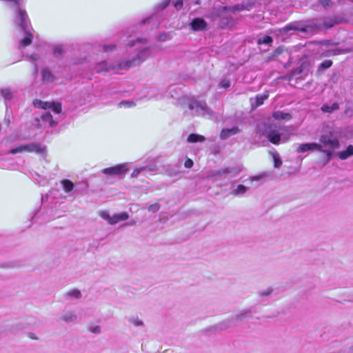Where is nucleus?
<instances>
[{"label":"nucleus","mask_w":353,"mask_h":353,"mask_svg":"<svg viewBox=\"0 0 353 353\" xmlns=\"http://www.w3.org/2000/svg\"><path fill=\"white\" fill-rule=\"evenodd\" d=\"M272 42H273V39L272 38V37L268 36V35L264 36L263 38L259 39L258 40V43L259 44L270 45Z\"/></svg>","instance_id":"7c9ffc66"},{"label":"nucleus","mask_w":353,"mask_h":353,"mask_svg":"<svg viewBox=\"0 0 353 353\" xmlns=\"http://www.w3.org/2000/svg\"><path fill=\"white\" fill-rule=\"evenodd\" d=\"M65 295L66 296L74 297L75 299H80L81 297V292L77 289L68 291Z\"/></svg>","instance_id":"c756f323"},{"label":"nucleus","mask_w":353,"mask_h":353,"mask_svg":"<svg viewBox=\"0 0 353 353\" xmlns=\"http://www.w3.org/2000/svg\"><path fill=\"white\" fill-rule=\"evenodd\" d=\"M30 59L33 61H36L39 59V55L38 54L34 53L29 56Z\"/></svg>","instance_id":"09e8293b"},{"label":"nucleus","mask_w":353,"mask_h":353,"mask_svg":"<svg viewBox=\"0 0 353 353\" xmlns=\"http://www.w3.org/2000/svg\"><path fill=\"white\" fill-rule=\"evenodd\" d=\"M205 138L200 134L192 133L188 137V141L189 143H197L205 141Z\"/></svg>","instance_id":"412c9836"},{"label":"nucleus","mask_w":353,"mask_h":353,"mask_svg":"<svg viewBox=\"0 0 353 353\" xmlns=\"http://www.w3.org/2000/svg\"><path fill=\"white\" fill-rule=\"evenodd\" d=\"M241 172V169L237 166H229L217 170L211 171L208 175V178H220L227 179L236 176Z\"/></svg>","instance_id":"1a4fd4ad"},{"label":"nucleus","mask_w":353,"mask_h":353,"mask_svg":"<svg viewBox=\"0 0 353 353\" xmlns=\"http://www.w3.org/2000/svg\"><path fill=\"white\" fill-rule=\"evenodd\" d=\"M314 150L319 151L324 154V165L328 163L331 161L334 154V152H332L331 150L323 148L322 145L317 143H306L300 144L296 149V152L299 153Z\"/></svg>","instance_id":"0eeeda50"},{"label":"nucleus","mask_w":353,"mask_h":353,"mask_svg":"<svg viewBox=\"0 0 353 353\" xmlns=\"http://www.w3.org/2000/svg\"><path fill=\"white\" fill-rule=\"evenodd\" d=\"M135 105H136L135 102L133 101H130V100H123L118 103L119 108H130L134 107Z\"/></svg>","instance_id":"a878e982"},{"label":"nucleus","mask_w":353,"mask_h":353,"mask_svg":"<svg viewBox=\"0 0 353 353\" xmlns=\"http://www.w3.org/2000/svg\"><path fill=\"white\" fill-rule=\"evenodd\" d=\"M232 324V320H227V321H223V322L220 323L219 324L215 325L214 327V328L215 330H225V329L230 327Z\"/></svg>","instance_id":"393cba45"},{"label":"nucleus","mask_w":353,"mask_h":353,"mask_svg":"<svg viewBox=\"0 0 353 353\" xmlns=\"http://www.w3.org/2000/svg\"><path fill=\"white\" fill-rule=\"evenodd\" d=\"M142 168H145L144 173L147 172H154L157 170V165L155 164L143 166Z\"/></svg>","instance_id":"c03bdc74"},{"label":"nucleus","mask_w":353,"mask_h":353,"mask_svg":"<svg viewBox=\"0 0 353 353\" xmlns=\"http://www.w3.org/2000/svg\"><path fill=\"white\" fill-rule=\"evenodd\" d=\"M46 150V148L39 143H32L26 145H21L14 148L9 151L10 154H17L22 152H36L37 154H43Z\"/></svg>","instance_id":"9d476101"},{"label":"nucleus","mask_w":353,"mask_h":353,"mask_svg":"<svg viewBox=\"0 0 353 353\" xmlns=\"http://www.w3.org/2000/svg\"><path fill=\"white\" fill-rule=\"evenodd\" d=\"M16 92L12 91L10 88H4L1 90V94L4 99L6 108L8 105V102L15 97Z\"/></svg>","instance_id":"4468645a"},{"label":"nucleus","mask_w":353,"mask_h":353,"mask_svg":"<svg viewBox=\"0 0 353 353\" xmlns=\"http://www.w3.org/2000/svg\"><path fill=\"white\" fill-rule=\"evenodd\" d=\"M6 4L16 11L14 23L17 28L24 33V37L20 40L19 48L22 49L31 44L33 39V29L30 25L26 11L21 6L19 0H4Z\"/></svg>","instance_id":"7ed1b4c3"},{"label":"nucleus","mask_w":353,"mask_h":353,"mask_svg":"<svg viewBox=\"0 0 353 353\" xmlns=\"http://www.w3.org/2000/svg\"><path fill=\"white\" fill-rule=\"evenodd\" d=\"M42 81L45 83H50L54 81L55 77L52 72L48 68H43L41 71Z\"/></svg>","instance_id":"dca6fc26"},{"label":"nucleus","mask_w":353,"mask_h":353,"mask_svg":"<svg viewBox=\"0 0 353 353\" xmlns=\"http://www.w3.org/2000/svg\"><path fill=\"white\" fill-rule=\"evenodd\" d=\"M145 168H143L142 167L134 169L132 173L131 174V177H137L139 174H140L141 173H143L145 172Z\"/></svg>","instance_id":"e433bc0d"},{"label":"nucleus","mask_w":353,"mask_h":353,"mask_svg":"<svg viewBox=\"0 0 353 353\" xmlns=\"http://www.w3.org/2000/svg\"><path fill=\"white\" fill-rule=\"evenodd\" d=\"M13 119V114L12 110L10 106H7L6 108V114L3 119L4 123L7 127H10V124Z\"/></svg>","instance_id":"6ab92c4d"},{"label":"nucleus","mask_w":353,"mask_h":353,"mask_svg":"<svg viewBox=\"0 0 353 353\" xmlns=\"http://www.w3.org/2000/svg\"><path fill=\"white\" fill-rule=\"evenodd\" d=\"M272 289L270 288H267L266 290H262L259 292L260 296H269L272 294Z\"/></svg>","instance_id":"79ce46f5"},{"label":"nucleus","mask_w":353,"mask_h":353,"mask_svg":"<svg viewBox=\"0 0 353 353\" xmlns=\"http://www.w3.org/2000/svg\"><path fill=\"white\" fill-rule=\"evenodd\" d=\"M167 39V35L165 34H160L159 36V39L161 41H165Z\"/></svg>","instance_id":"5fc2aeb1"},{"label":"nucleus","mask_w":353,"mask_h":353,"mask_svg":"<svg viewBox=\"0 0 353 353\" xmlns=\"http://www.w3.org/2000/svg\"><path fill=\"white\" fill-rule=\"evenodd\" d=\"M329 52H330L329 55H336V54H339L340 50L338 49H334V50H330Z\"/></svg>","instance_id":"603ef678"},{"label":"nucleus","mask_w":353,"mask_h":353,"mask_svg":"<svg viewBox=\"0 0 353 353\" xmlns=\"http://www.w3.org/2000/svg\"><path fill=\"white\" fill-rule=\"evenodd\" d=\"M28 336L32 339H37V337L36 336V334H34V333H31L30 332V333L28 334Z\"/></svg>","instance_id":"4d7b16f0"},{"label":"nucleus","mask_w":353,"mask_h":353,"mask_svg":"<svg viewBox=\"0 0 353 353\" xmlns=\"http://www.w3.org/2000/svg\"><path fill=\"white\" fill-rule=\"evenodd\" d=\"M193 161L190 159H187L185 161L184 165L186 168H191L193 166Z\"/></svg>","instance_id":"de8ad7c7"},{"label":"nucleus","mask_w":353,"mask_h":353,"mask_svg":"<svg viewBox=\"0 0 353 353\" xmlns=\"http://www.w3.org/2000/svg\"><path fill=\"white\" fill-rule=\"evenodd\" d=\"M32 103L35 108L43 110L41 113L35 116L32 123L33 125L41 129L52 128L58 123L62 110L60 103L44 102L39 99H35Z\"/></svg>","instance_id":"f03ea898"},{"label":"nucleus","mask_w":353,"mask_h":353,"mask_svg":"<svg viewBox=\"0 0 353 353\" xmlns=\"http://www.w3.org/2000/svg\"><path fill=\"white\" fill-rule=\"evenodd\" d=\"M336 155L341 160H345L353 156V145H349L345 150L339 152Z\"/></svg>","instance_id":"f3484780"},{"label":"nucleus","mask_w":353,"mask_h":353,"mask_svg":"<svg viewBox=\"0 0 353 353\" xmlns=\"http://www.w3.org/2000/svg\"><path fill=\"white\" fill-rule=\"evenodd\" d=\"M190 26L194 31H202L207 29L208 23L203 18L196 17L192 20Z\"/></svg>","instance_id":"ddd939ff"},{"label":"nucleus","mask_w":353,"mask_h":353,"mask_svg":"<svg viewBox=\"0 0 353 353\" xmlns=\"http://www.w3.org/2000/svg\"><path fill=\"white\" fill-rule=\"evenodd\" d=\"M130 321L133 323L135 326H141L143 323V321L139 319L137 317H132L130 319Z\"/></svg>","instance_id":"a19ab883"},{"label":"nucleus","mask_w":353,"mask_h":353,"mask_svg":"<svg viewBox=\"0 0 353 353\" xmlns=\"http://www.w3.org/2000/svg\"><path fill=\"white\" fill-rule=\"evenodd\" d=\"M171 0H163L161 3L155 6L156 12L164 10L170 3Z\"/></svg>","instance_id":"2f4dec72"},{"label":"nucleus","mask_w":353,"mask_h":353,"mask_svg":"<svg viewBox=\"0 0 353 353\" xmlns=\"http://www.w3.org/2000/svg\"><path fill=\"white\" fill-rule=\"evenodd\" d=\"M88 330L94 334H98L101 332V327L99 325H90Z\"/></svg>","instance_id":"ea45409f"},{"label":"nucleus","mask_w":353,"mask_h":353,"mask_svg":"<svg viewBox=\"0 0 353 353\" xmlns=\"http://www.w3.org/2000/svg\"><path fill=\"white\" fill-rule=\"evenodd\" d=\"M129 170L128 163L119 164L115 166L104 168L102 173L109 176H121L125 175Z\"/></svg>","instance_id":"9b49d317"},{"label":"nucleus","mask_w":353,"mask_h":353,"mask_svg":"<svg viewBox=\"0 0 353 353\" xmlns=\"http://www.w3.org/2000/svg\"><path fill=\"white\" fill-rule=\"evenodd\" d=\"M319 3L325 9H330L333 4V3L331 1V0H319Z\"/></svg>","instance_id":"c9c22d12"},{"label":"nucleus","mask_w":353,"mask_h":353,"mask_svg":"<svg viewBox=\"0 0 353 353\" xmlns=\"http://www.w3.org/2000/svg\"><path fill=\"white\" fill-rule=\"evenodd\" d=\"M256 133L259 138L265 136L268 140L274 145L288 141L292 135L287 128L270 122L259 123L256 128Z\"/></svg>","instance_id":"20e7f679"},{"label":"nucleus","mask_w":353,"mask_h":353,"mask_svg":"<svg viewBox=\"0 0 353 353\" xmlns=\"http://www.w3.org/2000/svg\"><path fill=\"white\" fill-rule=\"evenodd\" d=\"M48 197H49V194H46L45 196L42 195V197H41L42 202L43 203L45 199L47 200Z\"/></svg>","instance_id":"bf43d9fd"},{"label":"nucleus","mask_w":353,"mask_h":353,"mask_svg":"<svg viewBox=\"0 0 353 353\" xmlns=\"http://www.w3.org/2000/svg\"><path fill=\"white\" fill-rule=\"evenodd\" d=\"M350 1L353 3V0H350Z\"/></svg>","instance_id":"69168bd1"},{"label":"nucleus","mask_w":353,"mask_h":353,"mask_svg":"<svg viewBox=\"0 0 353 353\" xmlns=\"http://www.w3.org/2000/svg\"><path fill=\"white\" fill-rule=\"evenodd\" d=\"M339 108V104L336 103H332L331 105L327 104H324L321 107V110L324 112L331 113L334 110H336Z\"/></svg>","instance_id":"5701e85b"},{"label":"nucleus","mask_w":353,"mask_h":353,"mask_svg":"<svg viewBox=\"0 0 353 353\" xmlns=\"http://www.w3.org/2000/svg\"><path fill=\"white\" fill-rule=\"evenodd\" d=\"M321 145L323 148H328L327 150L333 152V150L339 148L340 142L338 136L332 130H323L319 138Z\"/></svg>","instance_id":"6e6552de"},{"label":"nucleus","mask_w":353,"mask_h":353,"mask_svg":"<svg viewBox=\"0 0 353 353\" xmlns=\"http://www.w3.org/2000/svg\"><path fill=\"white\" fill-rule=\"evenodd\" d=\"M76 319H77V316L74 313L70 312L64 314L61 317V319L62 321H64L67 323L73 322L76 320Z\"/></svg>","instance_id":"b1692460"},{"label":"nucleus","mask_w":353,"mask_h":353,"mask_svg":"<svg viewBox=\"0 0 353 353\" xmlns=\"http://www.w3.org/2000/svg\"><path fill=\"white\" fill-rule=\"evenodd\" d=\"M82 62H83V61H82L81 60H79V61H75L74 63H82Z\"/></svg>","instance_id":"0e129e2a"},{"label":"nucleus","mask_w":353,"mask_h":353,"mask_svg":"<svg viewBox=\"0 0 353 353\" xmlns=\"http://www.w3.org/2000/svg\"><path fill=\"white\" fill-rule=\"evenodd\" d=\"M129 218V215L127 212H121L119 214H114L112 216V220L110 222L111 225H114L119 221L127 220Z\"/></svg>","instance_id":"a211bd4d"},{"label":"nucleus","mask_w":353,"mask_h":353,"mask_svg":"<svg viewBox=\"0 0 353 353\" xmlns=\"http://www.w3.org/2000/svg\"><path fill=\"white\" fill-rule=\"evenodd\" d=\"M252 312L251 309H244L236 315V320H242L247 314Z\"/></svg>","instance_id":"72a5a7b5"},{"label":"nucleus","mask_w":353,"mask_h":353,"mask_svg":"<svg viewBox=\"0 0 353 353\" xmlns=\"http://www.w3.org/2000/svg\"><path fill=\"white\" fill-rule=\"evenodd\" d=\"M349 353H353V345L349 349Z\"/></svg>","instance_id":"e2e57ef3"},{"label":"nucleus","mask_w":353,"mask_h":353,"mask_svg":"<svg viewBox=\"0 0 353 353\" xmlns=\"http://www.w3.org/2000/svg\"><path fill=\"white\" fill-rule=\"evenodd\" d=\"M115 48H116V46L115 45H112V44H111V45H104L103 46L104 52L112 51L114 49H115Z\"/></svg>","instance_id":"49530a36"},{"label":"nucleus","mask_w":353,"mask_h":353,"mask_svg":"<svg viewBox=\"0 0 353 353\" xmlns=\"http://www.w3.org/2000/svg\"><path fill=\"white\" fill-rule=\"evenodd\" d=\"M248 190V188L243 185H237L236 188L233 189L231 192L233 195H239L244 194Z\"/></svg>","instance_id":"bb28decb"},{"label":"nucleus","mask_w":353,"mask_h":353,"mask_svg":"<svg viewBox=\"0 0 353 353\" xmlns=\"http://www.w3.org/2000/svg\"><path fill=\"white\" fill-rule=\"evenodd\" d=\"M339 20L335 17H327L321 19L312 21L303 26H300V22L294 21L288 23L277 31L281 34H286L292 30H299L302 32H312L316 30H322L332 28L339 23Z\"/></svg>","instance_id":"39448f33"},{"label":"nucleus","mask_w":353,"mask_h":353,"mask_svg":"<svg viewBox=\"0 0 353 353\" xmlns=\"http://www.w3.org/2000/svg\"><path fill=\"white\" fill-rule=\"evenodd\" d=\"M17 329H13L12 330V332H17V331L22 329V326L21 325H17Z\"/></svg>","instance_id":"13d9d810"},{"label":"nucleus","mask_w":353,"mask_h":353,"mask_svg":"<svg viewBox=\"0 0 353 353\" xmlns=\"http://www.w3.org/2000/svg\"><path fill=\"white\" fill-rule=\"evenodd\" d=\"M136 223H137V220L132 219L130 221L124 223V225H125V226H132V225H135Z\"/></svg>","instance_id":"3c124183"},{"label":"nucleus","mask_w":353,"mask_h":353,"mask_svg":"<svg viewBox=\"0 0 353 353\" xmlns=\"http://www.w3.org/2000/svg\"><path fill=\"white\" fill-rule=\"evenodd\" d=\"M219 86L228 89L230 87V81L227 79H223L220 81Z\"/></svg>","instance_id":"58836bf2"},{"label":"nucleus","mask_w":353,"mask_h":353,"mask_svg":"<svg viewBox=\"0 0 353 353\" xmlns=\"http://www.w3.org/2000/svg\"><path fill=\"white\" fill-rule=\"evenodd\" d=\"M146 42L147 40L145 39H137L134 41H131L128 46L130 48H134L135 54L134 56L121 61L117 65L110 63L106 61L99 62L95 65L94 70L97 73H105L112 71L119 72L120 70H128L139 65L151 54V48L145 46Z\"/></svg>","instance_id":"f257e3e1"},{"label":"nucleus","mask_w":353,"mask_h":353,"mask_svg":"<svg viewBox=\"0 0 353 353\" xmlns=\"http://www.w3.org/2000/svg\"><path fill=\"white\" fill-rule=\"evenodd\" d=\"M99 214L102 219L106 220L108 223L110 224L112 216L110 215L108 211H101Z\"/></svg>","instance_id":"f704fd0d"},{"label":"nucleus","mask_w":353,"mask_h":353,"mask_svg":"<svg viewBox=\"0 0 353 353\" xmlns=\"http://www.w3.org/2000/svg\"><path fill=\"white\" fill-rule=\"evenodd\" d=\"M268 95L266 94L256 95L255 97L256 105L259 106V105H262L264 101L268 99Z\"/></svg>","instance_id":"c85d7f7f"},{"label":"nucleus","mask_w":353,"mask_h":353,"mask_svg":"<svg viewBox=\"0 0 353 353\" xmlns=\"http://www.w3.org/2000/svg\"><path fill=\"white\" fill-rule=\"evenodd\" d=\"M178 174V172L174 171L170 173V175L171 176H176Z\"/></svg>","instance_id":"680f3d73"},{"label":"nucleus","mask_w":353,"mask_h":353,"mask_svg":"<svg viewBox=\"0 0 353 353\" xmlns=\"http://www.w3.org/2000/svg\"><path fill=\"white\" fill-rule=\"evenodd\" d=\"M160 209V205L158 203H154L148 207V210L152 212H156Z\"/></svg>","instance_id":"37998d69"},{"label":"nucleus","mask_w":353,"mask_h":353,"mask_svg":"<svg viewBox=\"0 0 353 353\" xmlns=\"http://www.w3.org/2000/svg\"><path fill=\"white\" fill-rule=\"evenodd\" d=\"M274 165L276 168H279L282 165V161L280 158L279 153L275 152L273 154Z\"/></svg>","instance_id":"473e14b6"},{"label":"nucleus","mask_w":353,"mask_h":353,"mask_svg":"<svg viewBox=\"0 0 353 353\" xmlns=\"http://www.w3.org/2000/svg\"><path fill=\"white\" fill-rule=\"evenodd\" d=\"M184 100L186 101L189 109L194 111L196 115L208 117V119L216 121L222 119L221 114L210 110L205 101H198L194 98H185Z\"/></svg>","instance_id":"423d86ee"},{"label":"nucleus","mask_w":353,"mask_h":353,"mask_svg":"<svg viewBox=\"0 0 353 353\" xmlns=\"http://www.w3.org/2000/svg\"><path fill=\"white\" fill-rule=\"evenodd\" d=\"M174 7L177 10H179L183 8V0H176L173 2Z\"/></svg>","instance_id":"a18cd8bd"},{"label":"nucleus","mask_w":353,"mask_h":353,"mask_svg":"<svg viewBox=\"0 0 353 353\" xmlns=\"http://www.w3.org/2000/svg\"><path fill=\"white\" fill-rule=\"evenodd\" d=\"M332 65V61L331 60H325L323 61L318 67L319 72H323L326 69L330 68Z\"/></svg>","instance_id":"cd10ccee"},{"label":"nucleus","mask_w":353,"mask_h":353,"mask_svg":"<svg viewBox=\"0 0 353 353\" xmlns=\"http://www.w3.org/2000/svg\"><path fill=\"white\" fill-rule=\"evenodd\" d=\"M34 70L35 73H37L38 72V67H37V63L34 64Z\"/></svg>","instance_id":"052dcab7"},{"label":"nucleus","mask_w":353,"mask_h":353,"mask_svg":"<svg viewBox=\"0 0 353 353\" xmlns=\"http://www.w3.org/2000/svg\"><path fill=\"white\" fill-rule=\"evenodd\" d=\"M272 117L276 120H289L291 115L289 113H285L282 111H276L273 113Z\"/></svg>","instance_id":"aec40b11"},{"label":"nucleus","mask_w":353,"mask_h":353,"mask_svg":"<svg viewBox=\"0 0 353 353\" xmlns=\"http://www.w3.org/2000/svg\"><path fill=\"white\" fill-rule=\"evenodd\" d=\"M154 18V17H149V18H147V19H145L142 21V23H149L151 20H152Z\"/></svg>","instance_id":"6e6d98bb"},{"label":"nucleus","mask_w":353,"mask_h":353,"mask_svg":"<svg viewBox=\"0 0 353 353\" xmlns=\"http://www.w3.org/2000/svg\"><path fill=\"white\" fill-rule=\"evenodd\" d=\"M63 52V47L61 46H57L54 47L53 53L56 57H59Z\"/></svg>","instance_id":"4c0bfd02"},{"label":"nucleus","mask_w":353,"mask_h":353,"mask_svg":"<svg viewBox=\"0 0 353 353\" xmlns=\"http://www.w3.org/2000/svg\"><path fill=\"white\" fill-rule=\"evenodd\" d=\"M283 50L281 48H276L274 52V56H277L279 54H280L281 52H282Z\"/></svg>","instance_id":"864d4df0"},{"label":"nucleus","mask_w":353,"mask_h":353,"mask_svg":"<svg viewBox=\"0 0 353 353\" xmlns=\"http://www.w3.org/2000/svg\"><path fill=\"white\" fill-rule=\"evenodd\" d=\"M255 5L254 0H248L245 1H243L241 3L236 4L232 6H223L222 8L223 10L228 11V12H236V11H243V10H250L253 8Z\"/></svg>","instance_id":"f8f14e48"},{"label":"nucleus","mask_w":353,"mask_h":353,"mask_svg":"<svg viewBox=\"0 0 353 353\" xmlns=\"http://www.w3.org/2000/svg\"><path fill=\"white\" fill-rule=\"evenodd\" d=\"M302 72V69L301 68H296L295 70H294L292 72V76H296V75H299V74H301Z\"/></svg>","instance_id":"8fccbe9b"},{"label":"nucleus","mask_w":353,"mask_h":353,"mask_svg":"<svg viewBox=\"0 0 353 353\" xmlns=\"http://www.w3.org/2000/svg\"><path fill=\"white\" fill-rule=\"evenodd\" d=\"M61 184L64 191L69 193L74 189V183L69 179H63L61 181Z\"/></svg>","instance_id":"4be33fe9"},{"label":"nucleus","mask_w":353,"mask_h":353,"mask_svg":"<svg viewBox=\"0 0 353 353\" xmlns=\"http://www.w3.org/2000/svg\"><path fill=\"white\" fill-rule=\"evenodd\" d=\"M239 132V129L236 126L232 127L231 128H224L221 132L220 138L223 140H225L232 135L236 134Z\"/></svg>","instance_id":"2eb2a0df"}]
</instances>
